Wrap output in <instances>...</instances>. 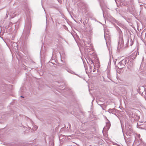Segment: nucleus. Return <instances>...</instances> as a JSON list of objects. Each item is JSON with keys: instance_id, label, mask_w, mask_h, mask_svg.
<instances>
[{"instance_id": "f257e3e1", "label": "nucleus", "mask_w": 146, "mask_h": 146, "mask_svg": "<svg viewBox=\"0 0 146 146\" xmlns=\"http://www.w3.org/2000/svg\"><path fill=\"white\" fill-rule=\"evenodd\" d=\"M133 61L130 58H127L120 61L118 64L119 68L122 69L127 66L128 69H131L133 66Z\"/></svg>"}, {"instance_id": "f03ea898", "label": "nucleus", "mask_w": 146, "mask_h": 146, "mask_svg": "<svg viewBox=\"0 0 146 146\" xmlns=\"http://www.w3.org/2000/svg\"><path fill=\"white\" fill-rule=\"evenodd\" d=\"M120 5L121 6H126L127 9H130V8H131L133 6V3L132 1L131 2L130 5L129 4V2H128L127 1H124L121 2L120 3Z\"/></svg>"}, {"instance_id": "7ed1b4c3", "label": "nucleus", "mask_w": 146, "mask_h": 146, "mask_svg": "<svg viewBox=\"0 0 146 146\" xmlns=\"http://www.w3.org/2000/svg\"><path fill=\"white\" fill-rule=\"evenodd\" d=\"M123 46V40L122 37H121L119 38L118 44V48H122Z\"/></svg>"}, {"instance_id": "20e7f679", "label": "nucleus", "mask_w": 146, "mask_h": 146, "mask_svg": "<svg viewBox=\"0 0 146 146\" xmlns=\"http://www.w3.org/2000/svg\"><path fill=\"white\" fill-rule=\"evenodd\" d=\"M31 25L30 23H29L27 24H26L25 27V31H26L29 32L31 28Z\"/></svg>"}, {"instance_id": "39448f33", "label": "nucleus", "mask_w": 146, "mask_h": 146, "mask_svg": "<svg viewBox=\"0 0 146 146\" xmlns=\"http://www.w3.org/2000/svg\"><path fill=\"white\" fill-rule=\"evenodd\" d=\"M110 123L109 122L106 123V125L104 127L103 130L108 131L110 128Z\"/></svg>"}, {"instance_id": "423d86ee", "label": "nucleus", "mask_w": 146, "mask_h": 146, "mask_svg": "<svg viewBox=\"0 0 146 146\" xmlns=\"http://www.w3.org/2000/svg\"><path fill=\"white\" fill-rule=\"evenodd\" d=\"M133 44V42L132 40V39L130 38V40L128 39L127 41V44L126 45V46H128V45L129 44L130 46H131Z\"/></svg>"}, {"instance_id": "0eeeda50", "label": "nucleus", "mask_w": 146, "mask_h": 146, "mask_svg": "<svg viewBox=\"0 0 146 146\" xmlns=\"http://www.w3.org/2000/svg\"><path fill=\"white\" fill-rule=\"evenodd\" d=\"M116 110L115 109H110L108 111L109 113H111L112 114H115L114 113L116 112Z\"/></svg>"}, {"instance_id": "6e6552de", "label": "nucleus", "mask_w": 146, "mask_h": 146, "mask_svg": "<svg viewBox=\"0 0 146 146\" xmlns=\"http://www.w3.org/2000/svg\"><path fill=\"white\" fill-rule=\"evenodd\" d=\"M127 133L130 134L132 133L133 132V130L131 127H127Z\"/></svg>"}, {"instance_id": "1a4fd4ad", "label": "nucleus", "mask_w": 146, "mask_h": 146, "mask_svg": "<svg viewBox=\"0 0 146 146\" xmlns=\"http://www.w3.org/2000/svg\"><path fill=\"white\" fill-rule=\"evenodd\" d=\"M129 116L130 117L132 118H135L134 116V115H133V113H132L131 114H129Z\"/></svg>"}, {"instance_id": "9d476101", "label": "nucleus", "mask_w": 146, "mask_h": 146, "mask_svg": "<svg viewBox=\"0 0 146 146\" xmlns=\"http://www.w3.org/2000/svg\"><path fill=\"white\" fill-rule=\"evenodd\" d=\"M38 128V127L37 126L35 125L34 127V128H33V130H36Z\"/></svg>"}, {"instance_id": "9b49d317", "label": "nucleus", "mask_w": 146, "mask_h": 146, "mask_svg": "<svg viewBox=\"0 0 146 146\" xmlns=\"http://www.w3.org/2000/svg\"><path fill=\"white\" fill-rule=\"evenodd\" d=\"M131 1H132L133 3H134V2H133V0H130V1L128 2H129V5H130V4H131Z\"/></svg>"}, {"instance_id": "f8f14e48", "label": "nucleus", "mask_w": 146, "mask_h": 146, "mask_svg": "<svg viewBox=\"0 0 146 146\" xmlns=\"http://www.w3.org/2000/svg\"><path fill=\"white\" fill-rule=\"evenodd\" d=\"M61 61H62V62H64L63 61V60H62V59H64V58H62V56H61Z\"/></svg>"}, {"instance_id": "ddd939ff", "label": "nucleus", "mask_w": 146, "mask_h": 146, "mask_svg": "<svg viewBox=\"0 0 146 146\" xmlns=\"http://www.w3.org/2000/svg\"><path fill=\"white\" fill-rule=\"evenodd\" d=\"M74 73V72H71V73H72V74H73Z\"/></svg>"}, {"instance_id": "4468645a", "label": "nucleus", "mask_w": 146, "mask_h": 146, "mask_svg": "<svg viewBox=\"0 0 146 146\" xmlns=\"http://www.w3.org/2000/svg\"><path fill=\"white\" fill-rule=\"evenodd\" d=\"M93 71L94 72V70H93Z\"/></svg>"}, {"instance_id": "2eb2a0df", "label": "nucleus", "mask_w": 146, "mask_h": 146, "mask_svg": "<svg viewBox=\"0 0 146 146\" xmlns=\"http://www.w3.org/2000/svg\"><path fill=\"white\" fill-rule=\"evenodd\" d=\"M21 97H23V96H21Z\"/></svg>"}]
</instances>
